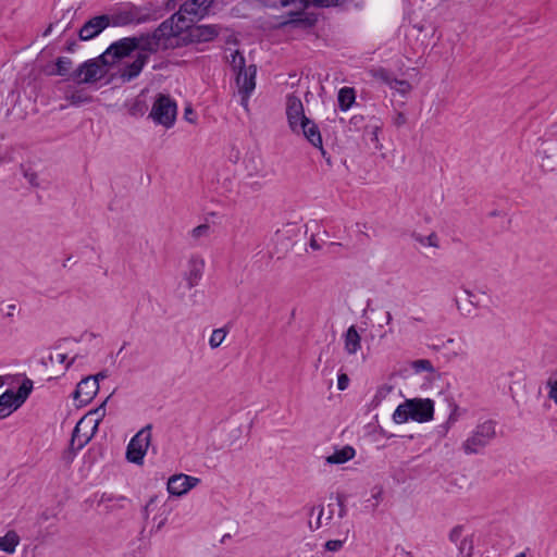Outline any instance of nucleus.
<instances>
[{
	"label": "nucleus",
	"mask_w": 557,
	"mask_h": 557,
	"mask_svg": "<svg viewBox=\"0 0 557 557\" xmlns=\"http://www.w3.org/2000/svg\"><path fill=\"white\" fill-rule=\"evenodd\" d=\"M21 169L23 171V175L24 177L28 181V183L33 186H38V181H37V174L36 172L32 171L30 169H25L24 165H21Z\"/></svg>",
	"instance_id": "obj_37"
},
{
	"label": "nucleus",
	"mask_w": 557,
	"mask_h": 557,
	"mask_svg": "<svg viewBox=\"0 0 557 557\" xmlns=\"http://www.w3.org/2000/svg\"><path fill=\"white\" fill-rule=\"evenodd\" d=\"M99 383L98 376H89L83 379L76 386L73 393L75 400H78L82 405H87L98 393Z\"/></svg>",
	"instance_id": "obj_14"
},
{
	"label": "nucleus",
	"mask_w": 557,
	"mask_h": 557,
	"mask_svg": "<svg viewBox=\"0 0 557 557\" xmlns=\"http://www.w3.org/2000/svg\"><path fill=\"white\" fill-rule=\"evenodd\" d=\"M375 75L377 78L383 81L391 89L396 90L401 96H407L412 89V86L408 81L398 79L386 70H379Z\"/></svg>",
	"instance_id": "obj_19"
},
{
	"label": "nucleus",
	"mask_w": 557,
	"mask_h": 557,
	"mask_svg": "<svg viewBox=\"0 0 557 557\" xmlns=\"http://www.w3.org/2000/svg\"><path fill=\"white\" fill-rule=\"evenodd\" d=\"M391 389H392V387H391V386H386V385H385V386H382V387H380V388L377 389V392H376V396H375V397H376V398H377V397H383V396H385V394L389 393V392H391Z\"/></svg>",
	"instance_id": "obj_47"
},
{
	"label": "nucleus",
	"mask_w": 557,
	"mask_h": 557,
	"mask_svg": "<svg viewBox=\"0 0 557 557\" xmlns=\"http://www.w3.org/2000/svg\"><path fill=\"white\" fill-rule=\"evenodd\" d=\"M140 45H138V49L154 53L158 50H166V44L161 41L160 38L152 32L148 34H141L140 36H135Z\"/></svg>",
	"instance_id": "obj_20"
},
{
	"label": "nucleus",
	"mask_w": 557,
	"mask_h": 557,
	"mask_svg": "<svg viewBox=\"0 0 557 557\" xmlns=\"http://www.w3.org/2000/svg\"><path fill=\"white\" fill-rule=\"evenodd\" d=\"M337 505L339 506V512H338V516H339L341 518H343V517L345 516V513H346V507H345V505H344V503H343V500H342L341 498H338V503H337Z\"/></svg>",
	"instance_id": "obj_49"
},
{
	"label": "nucleus",
	"mask_w": 557,
	"mask_h": 557,
	"mask_svg": "<svg viewBox=\"0 0 557 557\" xmlns=\"http://www.w3.org/2000/svg\"><path fill=\"white\" fill-rule=\"evenodd\" d=\"M462 533H463V527L456 525L449 531L448 539L451 543H454L456 545V544H458L459 541H461L463 539Z\"/></svg>",
	"instance_id": "obj_36"
},
{
	"label": "nucleus",
	"mask_w": 557,
	"mask_h": 557,
	"mask_svg": "<svg viewBox=\"0 0 557 557\" xmlns=\"http://www.w3.org/2000/svg\"><path fill=\"white\" fill-rule=\"evenodd\" d=\"M91 418L88 416L82 418L73 430L70 449L75 455L78 450L83 449L92 438L97 431H92Z\"/></svg>",
	"instance_id": "obj_9"
},
{
	"label": "nucleus",
	"mask_w": 557,
	"mask_h": 557,
	"mask_svg": "<svg viewBox=\"0 0 557 557\" xmlns=\"http://www.w3.org/2000/svg\"><path fill=\"white\" fill-rule=\"evenodd\" d=\"M344 348L348 355H355L361 348V337L355 325L349 326L344 335Z\"/></svg>",
	"instance_id": "obj_22"
},
{
	"label": "nucleus",
	"mask_w": 557,
	"mask_h": 557,
	"mask_svg": "<svg viewBox=\"0 0 557 557\" xmlns=\"http://www.w3.org/2000/svg\"><path fill=\"white\" fill-rule=\"evenodd\" d=\"M334 512H335L334 504H329L327 505V515L325 517V523H329L332 520Z\"/></svg>",
	"instance_id": "obj_45"
},
{
	"label": "nucleus",
	"mask_w": 557,
	"mask_h": 557,
	"mask_svg": "<svg viewBox=\"0 0 557 557\" xmlns=\"http://www.w3.org/2000/svg\"><path fill=\"white\" fill-rule=\"evenodd\" d=\"M310 247L314 250H319L321 248L314 238L310 240Z\"/></svg>",
	"instance_id": "obj_52"
},
{
	"label": "nucleus",
	"mask_w": 557,
	"mask_h": 557,
	"mask_svg": "<svg viewBox=\"0 0 557 557\" xmlns=\"http://www.w3.org/2000/svg\"><path fill=\"white\" fill-rule=\"evenodd\" d=\"M434 400L430 398H410L399 404L393 413V421L397 424L409 420L425 423L434 418Z\"/></svg>",
	"instance_id": "obj_2"
},
{
	"label": "nucleus",
	"mask_w": 557,
	"mask_h": 557,
	"mask_svg": "<svg viewBox=\"0 0 557 557\" xmlns=\"http://www.w3.org/2000/svg\"><path fill=\"white\" fill-rule=\"evenodd\" d=\"M148 61V55L144 53H138L136 59L127 64L121 72V77L123 81L129 82L137 77L143 71L145 64Z\"/></svg>",
	"instance_id": "obj_21"
},
{
	"label": "nucleus",
	"mask_w": 557,
	"mask_h": 557,
	"mask_svg": "<svg viewBox=\"0 0 557 557\" xmlns=\"http://www.w3.org/2000/svg\"><path fill=\"white\" fill-rule=\"evenodd\" d=\"M190 42H208L212 41L219 35V28L215 25H193L185 30Z\"/></svg>",
	"instance_id": "obj_16"
},
{
	"label": "nucleus",
	"mask_w": 557,
	"mask_h": 557,
	"mask_svg": "<svg viewBox=\"0 0 557 557\" xmlns=\"http://www.w3.org/2000/svg\"><path fill=\"white\" fill-rule=\"evenodd\" d=\"M51 30V27H49L46 32H45V35H47L48 33H50Z\"/></svg>",
	"instance_id": "obj_59"
},
{
	"label": "nucleus",
	"mask_w": 557,
	"mask_h": 557,
	"mask_svg": "<svg viewBox=\"0 0 557 557\" xmlns=\"http://www.w3.org/2000/svg\"><path fill=\"white\" fill-rule=\"evenodd\" d=\"M20 543V537L15 531H9L4 536H0V550L8 554L15 552Z\"/></svg>",
	"instance_id": "obj_27"
},
{
	"label": "nucleus",
	"mask_w": 557,
	"mask_h": 557,
	"mask_svg": "<svg viewBox=\"0 0 557 557\" xmlns=\"http://www.w3.org/2000/svg\"><path fill=\"white\" fill-rule=\"evenodd\" d=\"M412 369L416 372H434L432 362L428 359H418L412 362Z\"/></svg>",
	"instance_id": "obj_33"
},
{
	"label": "nucleus",
	"mask_w": 557,
	"mask_h": 557,
	"mask_svg": "<svg viewBox=\"0 0 557 557\" xmlns=\"http://www.w3.org/2000/svg\"><path fill=\"white\" fill-rule=\"evenodd\" d=\"M348 383H349V379H348L347 374L341 373L337 379V388L339 391H345L348 386Z\"/></svg>",
	"instance_id": "obj_41"
},
{
	"label": "nucleus",
	"mask_w": 557,
	"mask_h": 557,
	"mask_svg": "<svg viewBox=\"0 0 557 557\" xmlns=\"http://www.w3.org/2000/svg\"><path fill=\"white\" fill-rule=\"evenodd\" d=\"M193 114H194V111H193L190 108H186V109H185L184 116H185V119H186L188 122H190V123H193V122H194V120L190 117V115H193Z\"/></svg>",
	"instance_id": "obj_50"
},
{
	"label": "nucleus",
	"mask_w": 557,
	"mask_h": 557,
	"mask_svg": "<svg viewBox=\"0 0 557 557\" xmlns=\"http://www.w3.org/2000/svg\"><path fill=\"white\" fill-rule=\"evenodd\" d=\"M33 391V381L25 377L15 393L17 406H22Z\"/></svg>",
	"instance_id": "obj_28"
},
{
	"label": "nucleus",
	"mask_w": 557,
	"mask_h": 557,
	"mask_svg": "<svg viewBox=\"0 0 557 557\" xmlns=\"http://www.w3.org/2000/svg\"><path fill=\"white\" fill-rule=\"evenodd\" d=\"M314 510H315V508H311V513H310V516H312V515H313Z\"/></svg>",
	"instance_id": "obj_62"
},
{
	"label": "nucleus",
	"mask_w": 557,
	"mask_h": 557,
	"mask_svg": "<svg viewBox=\"0 0 557 557\" xmlns=\"http://www.w3.org/2000/svg\"><path fill=\"white\" fill-rule=\"evenodd\" d=\"M355 449L351 446H344L335 450L332 455L326 457V462L330 465H342L355 457Z\"/></svg>",
	"instance_id": "obj_23"
},
{
	"label": "nucleus",
	"mask_w": 557,
	"mask_h": 557,
	"mask_svg": "<svg viewBox=\"0 0 557 557\" xmlns=\"http://www.w3.org/2000/svg\"><path fill=\"white\" fill-rule=\"evenodd\" d=\"M20 407L17 406L15 393L12 389H7L0 395V408L8 417Z\"/></svg>",
	"instance_id": "obj_24"
},
{
	"label": "nucleus",
	"mask_w": 557,
	"mask_h": 557,
	"mask_svg": "<svg viewBox=\"0 0 557 557\" xmlns=\"http://www.w3.org/2000/svg\"><path fill=\"white\" fill-rule=\"evenodd\" d=\"M205 259L200 256H191L187 262V270L185 272V281L188 288L197 286L203 275Z\"/></svg>",
	"instance_id": "obj_17"
},
{
	"label": "nucleus",
	"mask_w": 557,
	"mask_h": 557,
	"mask_svg": "<svg viewBox=\"0 0 557 557\" xmlns=\"http://www.w3.org/2000/svg\"><path fill=\"white\" fill-rule=\"evenodd\" d=\"M344 541L342 540H330L325 543V549L329 552H338L342 549Z\"/></svg>",
	"instance_id": "obj_39"
},
{
	"label": "nucleus",
	"mask_w": 557,
	"mask_h": 557,
	"mask_svg": "<svg viewBox=\"0 0 557 557\" xmlns=\"http://www.w3.org/2000/svg\"><path fill=\"white\" fill-rule=\"evenodd\" d=\"M72 67V60L66 57H60L55 61V65L52 69H48L46 71L47 75L53 76H66L70 73V70Z\"/></svg>",
	"instance_id": "obj_26"
},
{
	"label": "nucleus",
	"mask_w": 557,
	"mask_h": 557,
	"mask_svg": "<svg viewBox=\"0 0 557 557\" xmlns=\"http://www.w3.org/2000/svg\"><path fill=\"white\" fill-rule=\"evenodd\" d=\"M96 376H98V380H99V379H104V377H106V374H104V373H98Z\"/></svg>",
	"instance_id": "obj_56"
},
{
	"label": "nucleus",
	"mask_w": 557,
	"mask_h": 557,
	"mask_svg": "<svg viewBox=\"0 0 557 557\" xmlns=\"http://www.w3.org/2000/svg\"><path fill=\"white\" fill-rule=\"evenodd\" d=\"M394 125L397 127H401L407 123V117L403 112H398L393 121Z\"/></svg>",
	"instance_id": "obj_42"
},
{
	"label": "nucleus",
	"mask_w": 557,
	"mask_h": 557,
	"mask_svg": "<svg viewBox=\"0 0 557 557\" xmlns=\"http://www.w3.org/2000/svg\"><path fill=\"white\" fill-rule=\"evenodd\" d=\"M50 360L63 364L67 361V355L63 352L57 354L54 357L51 355Z\"/></svg>",
	"instance_id": "obj_44"
},
{
	"label": "nucleus",
	"mask_w": 557,
	"mask_h": 557,
	"mask_svg": "<svg viewBox=\"0 0 557 557\" xmlns=\"http://www.w3.org/2000/svg\"><path fill=\"white\" fill-rule=\"evenodd\" d=\"M16 306L14 304L9 305L7 307V312L4 313L5 318H13L15 312Z\"/></svg>",
	"instance_id": "obj_48"
},
{
	"label": "nucleus",
	"mask_w": 557,
	"mask_h": 557,
	"mask_svg": "<svg viewBox=\"0 0 557 557\" xmlns=\"http://www.w3.org/2000/svg\"><path fill=\"white\" fill-rule=\"evenodd\" d=\"M450 428L451 425L445 421L443 424L437 426V434L442 437H445L449 432Z\"/></svg>",
	"instance_id": "obj_43"
},
{
	"label": "nucleus",
	"mask_w": 557,
	"mask_h": 557,
	"mask_svg": "<svg viewBox=\"0 0 557 557\" xmlns=\"http://www.w3.org/2000/svg\"><path fill=\"white\" fill-rule=\"evenodd\" d=\"M286 117L289 129H295L299 122L308 119L305 114L304 104L299 97L294 94L286 97Z\"/></svg>",
	"instance_id": "obj_13"
},
{
	"label": "nucleus",
	"mask_w": 557,
	"mask_h": 557,
	"mask_svg": "<svg viewBox=\"0 0 557 557\" xmlns=\"http://www.w3.org/2000/svg\"><path fill=\"white\" fill-rule=\"evenodd\" d=\"M111 26V20L108 14L94 16L86 21L78 32V37L83 41H88L99 36L106 28Z\"/></svg>",
	"instance_id": "obj_11"
},
{
	"label": "nucleus",
	"mask_w": 557,
	"mask_h": 557,
	"mask_svg": "<svg viewBox=\"0 0 557 557\" xmlns=\"http://www.w3.org/2000/svg\"><path fill=\"white\" fill-rule=\"evenodd\" d=\"M497 422L493 419L479 421L461 444L466 455L481 454L497 436Z\"/></svg>",
	"instance_id": "obj_3"
},
{
	"label": "nucleus",
	"mask_w": 557,
	"mask_h": 557,
	"mask_svg": "<svg viewBox=\"0 0 557 557\" xmlns=\"http://www.w3.org/2000/svg\"><path fill=\"white\" fill-rule=\"evenodd\" d=\"M458 547V550L461 555L465 557H470L472 555V541L468 537H463L461 541L456 544Z\"/></svg>",
	"instance_id": "obj_34"
},
{
	"label": "nucleus",
	"mask_w": 557,
	"mask_h": 557,
	"mask_svg": "<svg viewBox=\"0 0 557 557\" xmlns=\"http://www.w3.org/2000/svg\"><path fill=\"white\" fill-rule=\"evenodd\" d=\"M227 335V330L225 327L215 329L212 331V334L209 338V345L212 349H215L221 346Z\"/></svg>",
	"instance_id": "obj_29"
},
{
	"label": "nucleus",
	"mask_w": 557,
	"mask_h": 557,
	"mask_svg": "<svg viewBox=\"0 0 557 557\" xmlns=\"http://www.w3.org/2000/svg\"><path fill=\"white\" fill-rule=\"evenodd\" d=\"M199 479L187 474H175L168 481V492L174 496L186 494L199 483Z\"/></svg>",
	"instance_id": "obj_15"
},
{
	"label": "nucleus",
	"mask_w": 557,
	"mask_h": 557,
	"mask_svg": "<svg viewBox=\"0 0 557 557\" xmlns=\"http://www.w3.org/2000/svg\"><path fill=\"white\" fill-rule=\"evenodd\" d=\"M549 397L557 404V381L550 386Z\"/></svg>",
	"instance_id": "obj_46"
},
{
	"label": "nucleus",
	"mask_w": 557,
	"mask_h": 557,
	"mask_svg": "<svg viewBox=\"0 0 557 557\" xmlns=\"http://www.w3.org/2000/svg\"><path fill=\"white\" fill-rule=\"evenodd\" d=\"M413 238L416 242L420 243L424 247H434L437 248L440 246L438 244V237L435 233H431L428 236H423L420 234H414Z\"/></svg>",
	"instance_id": "obj_31"
},
{
	"label": "nucleus",
	"mask_w": 557,
	"mask_h": 557,
	"mask_svg": "<svg viewBox=\"0 0 557 557\" xmlns=\"http://www.w3.org/2000/svg\"><path fill=\"white\" fill-rule=\"evenodd\" d=\"M227 537H230V534H225L222 539V542H224V540H227Z\"/></svg>",
	"instance_id": "obj_58"
},
{
	"label": "nucleus",
	"mask_w": 557,
	"mask_h": 557,
	"mask_svg": "<svg viewBox=\"0 0 557 557\" xmlns=\"http://www.w3.org/2000/svg\"><path fill=\"white\" fill-rule=\"evenodd\" d=\"M2 385H3V380H2V377L0 376V386H2Z\"/></svg>",
	"instance_id": "obj_60"
},
{
	"label": "nucleus",
	"mask_w": 557,
	"mask_h": 557,
	"mask_svg": "<svg viewBox=\"0 0 557 557\" xmlns=\"http://www.w3.org/2000/svg\"><path fill=\"white\" fill-rule=\"evenodd\" d=\"M73 77L79 83H94L101 77V66L96 61L88 60L74 71Z\"/></svg>",
	"instance_id": "obj_18"
},
{
	"label": "nucleus",
	"mask_w": 557,
	"mask_h": 557,
	"mask_svg": "<svg viewBox=\"0 0 557 557\" xmlns=\"http://www.w3.org/2000/svg\"><path fill=\"white\" fill-rule=\"evenodd\" d=\"M363 124V117L362 116H354L350 121H349V131H358L361 125Z\"/></svg>",
	"instance_id": "obj_40"
},
{
	"label": "nucleus",
	"mask_w": 557,
	"mask_h": 557,
	"mask_svg": "<svg viewBox=\"0 0 557 557\" xmlns=\"http://www.w3.org/2000/svg\"><path fill=\"white\" fill-rule=\"evenodd\" d=\"M457 421V417L455 414V411L451 412L448 417V419L446 420L447 423H449L451 426L453 424Z\"/></svg>",
	"instance_id": "obj_51"
},
{
	"label": "nucleus",
	"mask_w": 557,
	"mask_h": 557,
	"mask_svg": "<svg viewBox=\"0 0 557 557\" xmlns=\"http://www.w3.org/2000/svg\"><path fill=\"white\" fill-rule=\"evenodd\" d=\"M413 321H421L419 318H411Z\"/></svg>",
	"instance_id": "obj_61"
},
{
	"label": "nucleus",
	"mask_w": 557,
	"mask_h": 557,
	"mask_svg": "<svg viewBox=\"0 0 557 557\" xmlns=\"http://www.w3.org/2000/svg\"><path fill=\"white\" fill-rule=\"evenodd\" d=\"M392 313L389 311H386L385 312V320H386V324H391L392 322Z\"/></svg>",
	"instance_id": "obj_54"
},
{
	"label": "nucleus",
	"mask_w": 557,
	"mask_h": 557,
	"mask_svg": "<svg viewBox=\"0 0 557 557\" xmlns=\"http://www.w3.org/2000/svg\"><path fill=\"white\" fill-rule=\"evenodd\" d=\"M177 114L176 102L168 95H158L149 116L156 124L170 128L174 125Z\"/></svg>",
	"instance_id": "obj_5"
},
{
	"label": "nucleus",
	"mask_w": 557,
	"mask_h": 557,
	"mask_svg": "<svg viewBox=\"0 0 557 557\" xmlns=\"http://www.w3.org/2000/svg\"><path fill=\"white\" fill-rule=\"evenodd\" d=\"M175 4H176V0H168L166 8L169 10H172L175 8Z\"/></svg>",
	"instance_id": "obj_53"
},
{
	"label": "nucleus",
	"mask_w": 557,
	"mask_h": 557,
	"mask_svg": "<svg viewBox=\"0 0 557 557\" xmlns=\"http://www.w3.org/2000/svg\"><path fill=\"white\" fill-rule=\"evenodd\" d=\"M515 557H527L525 553H520L518 555H516Z\"/></svg>",
	"instance_id": "obj_57"
},
{
	"label": "nucleus",
	"mask_w": 557,
	"mask_h": 557,
	"mask_svg": "<svg viewBox=\"0 0 557 557\" xmlns=\"http://www.w3.org/2000/svg\"><path fill=\"white\" fill-rule=\"evenodd\" d=\"M151 442V425L138 431L129 441L126 448V459L135 465H143L144 457Z\"/></svg>",
	"instance_id": "obj_7"
},
{
	"label": "nucleus",
	"mask_w": 557,
	"mask_h": 557,
	"mask_svg": "<svg viewBox=\"0 0 557 557\" xmlns=\"http://www.w3.org/2000/svg\"><path fill=\"white\" fill-rule=\"evenodd\" d=\"M108 400H109V397H107L101 403V405L98 408H96L95 410L89 412V416H96L95 420L91 419L90 426L92 428V431H97L98 430V425H99L100 421L104 418V416H106V405H107Z\"/></svg>",
	"instance_id": "obj_30"
},
{
	"label": "nucleus",
	"mask_w": 557,
	"mask_h": 557,
	"mask_svg": "<svg viewBox=\"0 0 557 557\" xmlns=\"http://www.w3.org/2000/svg\"><path fill=\"white\" fill-rule=\"evenodd\" d=\"M227 61L232 71L235 73V82L240 96V106L247 111L249 98L256 88L257 66L255 64L246 65L243 53L238 50L231 52Z\"/></svg>",
	"instance_id": "obj_1"
},
{
	"label": "nucleus",
	"mask_w": 557,
	"mask_h": 557,
	"mask_svg": "<svg viewBox=\"0 0 557 557\" xmlns=\"http://www.w3.org/2000/svg\"><path fill=\"white\" fill-rule=\"evenodd\" d=\"M356 100V94L351 87H343L338 91L337 102L342 111H347Z\"/></svg>",
	"instance_id": "obj_25"
},
{
	"label": "nucleus",
	"mask_w": 557,
	"mask_h": 557,
	"mask_svg": "<svg viewBox=\"0 0 557 557\" xmlns=\"http://www.w3.org/2000/svg\"><path fill=\"white\" fill-rule=\"evenodd\" d=\"M139 41L134 37H124L112 42L103 52L102 58L108 59L112 57V62L115 59L129 55L134 50L138 49Z\"/></svg>",
	"instance_id": "obj_12"
},
{
	"label": "nucleus",
	"mask_w": 557,
	"mask_h": 557,
	"mask_svg": "<svg viewBox=\"0 0 557 557\" xmlns=\"http://www.w3.org/2000/svg\"><path fill=\"white\" fill-rule=\"evenodd\" d=\"M66 99L71 102L73 106H78L81 103L88 102L90 98L82 92H72L71 95L66 96Z\"/></svg>",
	"instance_id": "obj_35"
},
{
	"label": "nucleus",
	"mask_w": 557,
	"mask_h": 557,
	"mask_svg": "<svg viewBox=\"0 0 557 557\" xmlns=\"http://www.w3.org/2000/svg\"><path fill=\"white\" fill-rule=\"evenodd\" d=\"M215 0H188L181 4L177 13L188 21V25L202 18Z\"/></svg>",
	"instance_id": "obj_10"
},
{
	"label": "nucleus",
	"mask_w": 557,
	"mask_h": 557,
	"mask_svg": "<svg viewBox=\"0 0 557 557\" xmlns=\"http://www.w3.org/2000/svg\"><path fill=\"white\" fill-rule=\"evenodd\" d=\"M75 358H76V357H73L69 362H66V364H65V369H69V368L74 363Z\"/></svg>",
	"instance_id": "obj_55"
},
{
	"label": "nucleus",
	"mask_w": 557,
	"mask_h": 557,
	"mask_svg": "<svg viewBox=\"0 0 557 557\" xmlns=\"http://www.w3.org/2000/svg\"><path fill=\"white\" fill-rule=\"evenodd\" d=\"M322 518H325L324 508L318 507V516H317L315 522L313 523L312 521H309L310 529L311 530L320 529L323 524Z\"/></svg>",
	"instance_id": "obj_38"
},
{
	"label": "nucleus",
	"mask_w": 557,
	"mask_h": 557,
	"mask_svg": "<svg viewBox=\"0 0 557 557\" xmlns=\"http://www.w3.org/2000/svg\"><path fill=\"white\" fill-rule=\"evenodd\" d=\"M190 25L177 12L163 21L153 33L161 41L166 44V49L174 47V40L180 37Z\"/></svg>",
	"instance_id": "obj_6"
},
{
	"label": "nucleus",
	"mask_w": 557,
	"mask_h": 557,
	"mask_svg": "<svg viewBox=\"0 0 557 557\" xmlns=\"http://www.w3.org/2000/svg\"><path fill=\"white\" fill-rule=\"evenodd\" d=\"M108 15L113 27L140 25L156 20V16L149 10L133 3L116 8Z\"/></svg>",
	"instance_id": "obj_4"
},
{
	"label": "nucleus",
	"mask_w": 557,
	"mask_h": 557,
	"mask_svg": "<svg viewBox=\"0 0 557 557\" xmlns=\"http://www.w3.org/2000/svg\"><path fill=\"white\" fill-rule=\"evenodd\" d=\"M209 234H210V225L209 224H200L190 231L189 236L193 239L194 244H197L200 238L208 237Z\"/></svg>",
	"instance_id": "obj_32"
},
{
	"label": "nucleus",
	"mask_w": 557,
	"mask_h": 557,
	"mask_svg": "<svg viewBox=\"0 0 557 557\" xmlns=\"http://www.w3.org/2000/svg\"><path fill=\"white\" fill-rule=\"evenodd\" d=\"M290 131L296 135H302L307 141L314 148H318L321 151L322 157L326 159L327 162H330V157H326L327 152L323 148V140L320 128L314 121L309 117L305 119L302 122L297 124L295 129Z\"/></svg>",
	"instance_id": "obj_8"
}]
</instances>
